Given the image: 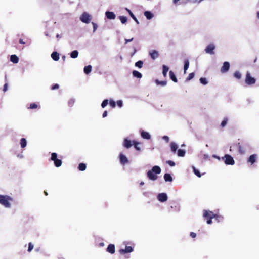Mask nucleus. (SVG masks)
I'll use <instances>...</instances> for the list:
<instances>
[{"mask_svg": "<svg viewBox=\"0 0 259 259\" xmlns=\"http://www.w3.org/2000/svg\"><path fill=\"white\" fill-rule=\"evenodd\" d=\"M161 172V168L159 166L155 165L148 171L147 176L150 180L155 181L158 179L157 175L160 174Z\"/></svg>", "mask_w": 259, "mask_h": 259, "instance_id": "nucleus-1", "label": "nucleus"}, {"mask_svg": "<svg viewBox=\"0 0 259 259\" xmlns=\"http://www.w3.org/2000/svg\"><path fill=\"white\" fill-rule=\"evenodd\" d=\"M13 198L8 195H0V204L6 208H10L11 206L10 201H12Z\"/></svg>", "mask_w": 259, "mask_h": 259, "instance_id": "nucleus-2", "label": "nucleus"}, {"mask_svg": "<svg viewBox=\"0 0 259 259\" xmlns=\"http://www.w3.org/2000/svg\"><path fill=\"white\" fill-rule=\"evenodd\" d=\"M203 217L207 219V223L208 224H211L212 223V219L215 217V214L210 211L204 210L203 211Z\"/></svg>", "mask_w": 259, "mask_h": 259, "instance_id": "nucleus-3", "label": "nucleus"}, {"mask_svg": "<svg viewBox=\"0 0 259 259\" xmlns=\"http://www.w3.org/2000/svg\"><path fill=\"white\" fill-rule=\"evenodd\" d=\"M58 155L56 153L53 152L51 153L50 160L54 162V165L56 167H59L61 166L62 161L61 159L57 158Z\"/></svg>", "mask_w": 259, "mask_h": 259, "instance_id": "nucleus-4", "label": "nucleus"}, {"mask_svg": "<svg viewBox=\"0 0 259 259\" xmlns=\"http://www.w3.org/2000/svg\"><path fill=\"white\" fill-rule=\"evenodd\" d=\"M221 159L224 161L226 165H233L235 164V161L232 156L229 154H225Z\"/></svg>", "mask_w": 259, "mask_h": 259, "instance_id": "nucleus-5", "label": "nucleus"}, {"mask_svg": "<svg viewBox=\"0 0 259 259\" xmlns=\"http://www.w3.org/2000/svg\"><path fill=\"white\" fill-rule=\"evenodd\" d=\"M80 20L82 22L88 24L91 20V16L87 12H83L80 17Z\"/></svg>", "mask_w": 259, "mask_h": 259, "instance_id": "nucleus-6", "label": "nucleus"}, {"mask_svg": "<svg viewBox=\"0 0 259 259\" xmlns=\"http://www.w3.org/2000/svg\"><path fill=\"white\" fill-rule=\"evenodd\" d=\"M256 79L252 77L249 72H247L246 74L245 83L247 85H252L255 83Z\"/></svg>", "mask_w": 259, "mask_h": 259, "instance_id": "nucleus-7", "label": "nucleus"}, {"mask_svg": "<svg viewBox=\"0 0 259 259\" xmlns=\"http://www.w3.org/2000/svg\"><path fill=\"white\" fill-rule=\"evenodd\" d=\"M215 48V46L214 44L211 43L208 44L205 48L204 51L206 53L210 55H213L214 54V50Z\"/></svg>", "mask_w": 259, "mask_h": 259, "instance_id": "nucleus-8", "label": "nucleus"}, {"mask_svg": "<svg viewBox=\"0 0 259 259\" xmlns=\"http://www.w3.org/2000/svg\"><path fill=\"white\" fill-rule=\"evenodd\" d=\"M157 198L159 201L163 203L167 200L168 197L165 193H161L157 195Z\"/></svg>", "mask_w": 259, "mask_h": 259, "instance_id": "nucleus-9", "label": "nucleus"}, {"mask_svg": "<svg viewBox=\"0 0 259 259\" xmlns=\"http://www.w3.org/2000/svg\"><path fill=\"white\" fill-rule=\"evenodd\" d=\"M230 63L229 62L225 61L223 63V66L221 68V72L223 73L228 71L230 68Z\"/></svg>", "mask_w": 259, "mask_h": 259, "instance_id": "nucleus-10", "label": "nucleus"}, {"mask_svg": "<svg viewBox=\"0 0 259 259\" xmlns=\"http://www.w3.org/2000/svg\"><path fill=\"white\" fill-rule=\"evenodd\" d=\"M134 250L132 246H126L125 249H120L119 250V253L121 254H124L127 253H131Z\"/></svg>", "mask_w": 259, "mask_h": 259, "instance_id": "nucleus-11", "label": "nucleus"}, {"mask_svg": "<svg viewBox=\"0 0 259 259\" xmlns=\"http://www.w3.org/2000/svg\"><path fill=\"white\" fill-rule=\"evenodd\" d=\"M140 133L141 136L143 139L146 140H149L151 139V135L148 132L141 129L140 130Z\"/></svg>", "mask_w": 259, "mask_h": 259, "instance_id": "nucleus-12", "label": "nucleus"}, {"mask_svg": "<svg viewBox=\"0 0 259 259\" xmlns=\"http://www.w3.org/2000/svg\"><path fill=\"white\" fill-rule=\"evenodd\" d=\"M119 160L122 165H125L128 162V158L122 153L119 154Z\"/></svg>", "mask_w": 259, "mask_h": 259, "instance_id": "nucleus-13", "label": "nucleus"}, {"mask_svg": "<svg viewBox=\"0 0 259 259\" xmlns=\"http://www.w3.org/2000/svg\"><path fill=\"white\" fill-rule=\"evenodd\" d=\"M105 16L106 18L110 20L114 19L116 17L115 14L111 11H106L105 12Z\"/></svg>", "mask_w": 259, "mask_h": 259, "instance_id": "nucleus-14", "label": "nucleus"}, {"mask_svg": "<svg viewBox=\"0 0 259 259\" xmlns=\"http://www.w3.org/2000/svg\"><path fill=\"white\" fill-rule=\"evenodd\" d=\"M257 155L255 154H253L251 155L247 160V162L251 163V164H253L254 163L256 160Z\"/></svg>", "mask_w": 259, "mask_h": 259, "instance_id": "nucleus-15", "label": "nucleus"}, {"mask_svg": "<svg viewBox=\"0 0 259 259\" xmlns=\"http://www.w3.org/2000/svg\"><path fill=\"white\" fill-rule=\"evenodd\" d=\"M149 55L151 57V58L155 60V59L159 57V53L156 50H152L149 52Z\"/></svg>", "mask_w": 259, "mask_h": 259, "instance_id": "nucleus-16", "label": "nucleus"}, {"mask_svg": "<svg viewBox=\"0 0 259 259\" xmlns=\"http://www.w3.org/2000/svg\"><path fill=\"white\" fill-rule=\"evenodd\" d=\"M123 146L127 149L131 148L132 146V141L127 138H125L123 141Z\"/></svg>", "mask_w": 259, "mask_h": 259, "instance_id": "nucleus-17", "label": "nucleus"}, {"mask_svg": "<svg viewBox=\"0 0 259 259\" xmlns=\"http://www.w3.org/2000/svg\"><path fill=\"white\" fill-rule=\"evenodd\" d=\"M170 149L172 153H175L178 149V145L174 142H171L170 144Z\"/></svg>", "mask_w": 259, "mask_h": 259, "instance_id": "nucleus-18", "label": "nucleus"}, {"mask_svg": "<svg viewBox=\"0 0 259 259\" xmlns=\"http://www.w3.org/2000/svg\"><path fill=\"white\" fill-rule=\"evenodd\" d=\"M106 251L111 254H113L115 252V246L114 244H109L107 249Z\"/></svg>", "mask_w": 259, "mask_h": 259, "instance_id": "nucleus-19", "label": "nucleus"}, {"mask_svg": "<svg viewBox=\"0 0 259 259\" xmlns=\"http://www.w3.org/2000/svg\"><path fill=\"white\" fill-rule=\"evenodd\" d=\"M144 15L148 20H150L154 17L153 14L151 12L149 11H145L144 13Z\"/></svg>", "mask_w": 259, "mask_h": 259, "instance_id": "nucleus-20", "label": "nucleus"}, {"mask_svg": "<svg viewBox=\"0 0 259 259\" xmlns=\"http://www.w3.org/2000/svg\"><path fill=\"white\" fill-rule=\"evenodd\" d=\"M125 10L128 12V13L130 14V15L131 16V17L133 19V20L136 22V23L137 24H139V22L138 20V19H137V18L136 17V16L134 15L133 12L128 8H125Z\"/></svg>", "mask_w": 259, "mask_h": 259, "instance_id": "nucleus-21", "label": "nucleus"}, {"mask_svg": "<svg viewBox=\"0 0 259 259\" xmlns=\"http://www.w3.org/2000/svg\"><path fill=\"white\" fill-rule=\"evenodd\" d=\"M163 178L165 182H171L173 180L171 175L168 173L165 174Z\"/></svg>", "mask_w": 259, "mask_h": 259, "instance_id": "nucleus-22", "label": "nucleus"}, {"mask_svg": "<svg viewBox=\"0 0 259 259\" xmlns=\"http://www.w3.org/2000/svg\"><path fill=\"white\" fill-rule=\"evenodd\" d=\"M10 61L13 63H17L19 61V58L16 55H12L10 56Z\"/></svg>", "mask_w": 259, "mask_h": 259, "instance_id": "nucleus-23", "label": "nucleus"}, {"mask_svg": "<svg viewBox=\"0 0 259 259\" xmlns=\"http://www.w3.org/2000/svg\"><path fill=\"white\" fill-rule=\"evenodd\" d=\"M51 57L54 61H58L59 59V54L54 51L51 54Z\"/></svg>", "mask_w": 259, "mask_h": 259, "instance_id": "nucleus-24", "label": "nucleus"}, {"mask_svg": "<svg viewBox=\"0 0 259 259\" xmlns=\"http://www.w3.org/2000/svg\"><path fill=\"white\" fill-rule=\"evenodd\" d=\"M169 74V77H170V79H171L175 82H178L177 78L173 71H170Z\"/></svg>", "mask_w": 259, "mask_h": 259, "instance_id": "nucleus-25", "label": "nucleus"}, {"mask_svg": "<svg viewBox=\"0 0 259 259\" xmlns=\"http://www.w3.org/2000/svg\"><path fill=\"white\" fill-rule=\"evenodd\" d=\"M92 67L91 65L85 66L84 67L83 71L86 74H89L92 71Z\"/></svg>", "mask_w": 259, "mask_h": 259, "instance_id": "nucleus-26", "label": "nucleus"}, {"mask_svg": "<svg viewBox=\"0 0 259 259\" xmlns=\"http://www.w3.org/2000/svg\"><path fill=\"white\" fill-rule=\"evenodd\" d=\"M132 74L134 77L137 78H141L142 77V74L140 72L136 70H133Z\"/></svg>", "mask_w": 259, "mask_h": 259, "instance_id": "nucleus-27", "label": "nucleus"}, {"mask_svg": "<svg viewBox=\"0 0 259 259\" xmlns=\"http://www.w3.org/2000/svg\"><path fill=\"white\" fill-rule=\"evenodd\" d=\"M169 67L165 65H162V74L164 77H165L167 75V73L168 71Z\"/></svg>", "mask_w": 259, "mask_h": 259, "instance_id": "nucleus-28", "label": "nucleus"}, {"mask_svg": "<svg viewBox=\"0 0 259 259\" xmlns=\"http://www.w3.org/2000/svg\"><path fill=\"white\" fill-rule=\"evenodd\" d=\"M186 151L185 150L179 149L177 151V155L179 157H184Z\"/></svg>", "mask_w": 259, "mask_h": 259, "instance_id": "nucleus-29", "label": "nucleus"}, {"mask_svg": "<svg viewBox=\"0 0 259 259\" xmlns=\"http://www.w3.org/2000/svg\"><path fill=\"white\" fill-rule=\"evenodd\" d=\"M20 144L21 148H24L27 145V141L25 138H22L20 139Z\"/></svg>", "mask_w": 259, "mask_h": 259, "instance_id": "nucleus-30", "label": "nucleus"}, {"mask_svg": "<svg viewBox=\"0 0 259 259\" xmlns=\"http://www.w3.org/2000/svg\"><path fill=\"white\" fill-rule=\"evenodd\" d=\"M189 61L188 59H186L184 61V73H186L187 70L189 68Z\"/></svg>", "mask_w": 259, "mask_h": 259, "instance_id": "nucleus-31", "label": "nucleus"}, {"mask_svg": "<svg viewBox=\"0 0 259 259\" xmlns=\"http://www.w3.org/2000/svg\"><path fill=\"white\" fill-rule=\"evenodd\" d=\"M78 56V52L77 50H74L70 53V57L72 58H76Z\"/></svg>", "mask_w": 259, "mask_h": 259, "instance_id": "nucleus-32", "label": "nucleus"}, {"mask_svg": "<svg viewBox=\"0 0 259 259\" xmlns=\"http://www.w3.org/2000/svg\"><path fill=\"white\" fill-rule=\"evenodd\" d=\"M86 165L85 164L83 163H80L78 165V169L80 170V171H84L86 169Z\"/></svg>", "mask_w": 259, "mask_h": 259, "instance_id": "nucleus-33", "label": "nucleus"}, {"mask_svg": "<svg viewBox=\"0 0 259 259\" xmlns=\"http://www.w3.org/2000/svg\"><path fill=\"white\" fill-rule=\"evenodd\" d=\"M192 168L193 172L196 176H197L199 178L201 177V175L198 169H197L194 166H192Z\"/></svg>", "mask_w": 259, "mask_h": 259, "instance_id": "nucleus-34", "label": "nucleus"}, {"mask_svg": "<svg viewBox=\"0 0 259 259\" xmlns=\"http://www.w3.org/2000/svg\"><path fill=\"white\" fill-rule=\"evenodd\" d=\"M155 82L157 85H160L163 86V87L165 86L167 83L166 81H165V80L164 81H160L158 79L155 80Z\"/></svg>", "mask_w": 259, "mask_h": 259, "instance_id": "nucleus-35", "label": "nucleus"}, {"mask_svg": "<svg viewBox=\"0 0 259 259\" xmlns=\"http://www.w3.org/2000/svg\"><path fill=\"white\" fill-rule=\"evenodd\" d=\"M143 62L141 60L138 61L137 62H136L135 63V66L139 68H142L143 66Z\"/></svg>", "mask_w": 259, "mask_h": 259, "instance_id": "nucleus-36", "label": "nucleus"}, {"mask_svg": "<svg viewBox=\"0 0 259 259\" xmlns=\"http://www.w3.org/2000/svg\"><path fill=\"white\" fill-rule=\"evenodd\" d=\"M119 19H120L121 22L122 24H125L127 22V18L126 16H119Z\"/></svg>", "mask_w": 259, "mask_h": 259, "instance_id": "nucleus-37", "label": "nucleus"}, {"mask_svg": "<svg viewBox=\"0 0 259 259\" xmlns=\"http://www.w3.org/2000/svg\"><path fill=\"white\" fill-rule=\"evenodd\" d=\"M234 76L237 79H240L241 78L242 75L240 72L236 71L234 73Z\"/></svg>", "mask_w": 259, "mask_h": 259, "instance_id": "nucleus-38", "label": "nucleus"}, {"mask_svg": "<svg viewBox=\"0 0 259 259\" xmlns=\"http://www.w3.org/2000/svg\"><path fill=\"white\" fill-rule=\"evenodd\" d=\"M238 149L240 154H244L245 153V150L242 147L240 143H238Z\"/></svg>", "mask_w": 259, "mask_h": 259, "instance_id": "nucleus-39", "label": "nucleus"}, {"mask_svg": "<svg viewBox=\"0 0 259 259\" xmlns=\"http://www.w3.org/2000/svg\"><path fill=\"white\" fill-rule=\"evenodd\" d=\"M199 80L200 82L203 85H206L208 83V81L205 77H201Z\"/></svg>", "mask_w": 259, "mask_h": 259, "instance_id": "nucleus-40", "label": "nucleus"}, {"mask_svg": "<svg viewBox=\"0 0 259 259\" xmlns=\"http://www.w3.org/2000/svg\"><path fill=\"white\" fill-rule=\"evenodd\" d=\"M108 99H105L103 101V102L101 103V107L103 108H104L108 104Z\"/></svg>", "mask_w": 259, "mask_h": 259, "instance_id": "nucleus-41", "label": "nucleus"}, {"mask_svg": "<svg viewBox=\"0 0 259 259\" xmlns=\"http://www.w3.org/2000/svg\"><path fill=\"white\" fill-rule=\"evenodd\" d=\"M194 76H195V74L194 72L190 73L189 74L188 77L187 78L186 80L189 81V80H191L192 79H193L194 78Z\"/></svg>", "mask_w": 259, "mask_h": 259, "instance_id": "nucleus-42", "label": "nucleus"}, {"mask_svg": "<svg viewBox=\"0 0 259 259\" xmlns=\"http://www.w3.org/2000/svg\"><path fill=\"white\" fill-rule=\"evenodd\" d=\"M228 122V118H225L221 122V125L222 127H224L226 125Z\"/></svg>", "mask_w": 259, "mask_h": 259, "instance_id": "nucleus-43", "label": "nucleus"}, {"mask_svg": "<svg viewBox=\"0 0 259 259\" xmlns=\"http://www.w3.org/2000/svg\"><path fill=\"white\" fill-rule=\"evenodd\" d=\"M75 102V100L73 99H70L68 102V106L72 107Z\"/></svg>", "mask_w": 259, "mask_h": 259, "instance_id": "nucleus-44", "label": "nucleus"}, {"mask_svg": "<svg viewBox=\"0 0 259 259\" xmlns=\"http://www.w3.org/2000/svg\"><path fill=\"white\" fill-rule=\"evenodd\" d=\"M109 104H110V106H111L112 108H114L116 106V103L112 99L110 100Z\"/></svg>", "mask_w": 259, "mask_h": 259, "instance_id": "nucleus-45", "label": "nucleus"}, {"mask_svg": "<svg viewBox=\"0 0 259 259\" xmlns=\"http://www.w3.org/2000/svg\"><path fill=\"white\" fill-rule=\"evenodd\" d=\"M37 106H38L36 103H33L30 104L29 108L31 109H34L37 108Z\"/></svg>", "mask_w": 259, "mask_h": 259, "instance_id": "nucleus-46", "label": "nucleus"}, {"mask_svg": "<svg viewBox=\"0 0 259 259\" xmlns=\"http://www.w3.org/2000/svg\"><path fill=\"white\" fill-rule=\"evenodd\" d=\"M33 245L32 244V243L31 242L29 243L28 251L29 252H31L32 251V250L33 249Z\"/></svg>", "mask_w": 259, "mask_h": 259, "instance_id": "nucleus-47", "label": "nucleus"}, {"mask_svg": "<svg viewBox=\"0 0 259 259\" xmlns=\"http://www.w3.org/2000/svg\"><path fill=\"white\" fill-rule=\"evenodd\" d=\"M139 144V143L136 142V141H134V147L137 150H140L141 149L138 146V145Z\"/></svg>", "mask_w": 259, "mask_h": 259, "instance_id": "nucleus-48", "label": "nucleus"}, {"mask_svg": "<svg viewBox=\"0 0 259 259\" xmlns=\"http://www.w3.org/2000/svg\"><path fill=\"white\" fill-rule=\"evenodd\" d=\"M166 163L169 164L170 166H174L176 164L175 162L171 160H167Z\"/></svg>", "mask_w": 259, "mask_h": 259, "instance_id": "nucleus-49", "label": "nucleus"}, {"mask_svg": "<svg viewBox=\"0 0 259 259\" xmlns=\"http://www.w3.org/2000/svg\"><path fill=\"white\" fill-rule=\"evenodd\" d=\"M92 24L93 27V32H95L98 28V25L96 23L93 22H92Z\"/></svg>", "mask_w": 259, "mask_h": 259, "instance_id": "nucleus-50", "label": "nucleus"}, {"mask_svg": "<svg viewBox=\"0 0 259 259\" xmlns=\"http://www.w3.org/2000/svg\"><path fill=\"white\" fill-rule=\"evenodd\" d=\"M117 106L119 107H120V108L122 107L123 106V102H122V101L121 100H118L117 101Z\"/></svg>", "mask_w": 259, "mask_h": 259, "instance_id": "nucleus-51", "label": "nucleus"}, {"mask_svg": "<svg viewBox=\"0 0 259 259\" xmlns=\"http://www.w3.org/2000/svg\"><path fill=\"white\" fill-rule=\"evenodd\" d=\"M218 222L221 221L223 220V217L220 215H218L215 214V217L214 218Z\"/></svg>", "mask_w": 259, "mask_h": 259, "instance_id": "nucleus-52", "label": "nucleus"}, {"mask_svg": "<svg viewBox=\"0 0 259 259\" xmlns=\"http://www.w3.org/2000/svg\"><path fill=\"white\" fill-rule=\"evenodd\" d=\"M59 84H58L56 83V84H54L52 86L51 89H52V90H56V89H58V88H59Z\"/></svg>", "mask_w": 259, "mask_h": 259, "instance_id": "nucleus-53", "label": "nucleus"}, {"mask_svg": "<svg viewBox=\"0 0 259 259\" xmlns=\"http://www.w3.org/2000/svg\"><path fill=\"white\" fill-rule=\"evenodd\" d=\"M162 139L165 141L166 143H168L169 141V138L167 136H163L162 137Z\"/></svg>", "mask_w": 259, "mask_h": 259, "instance_id": "nucleus-54", "label": "nucleus"}, {"mask_svg": "<svg viewBox=\"0 0 259 259\" xmlns=\"http://www.w3.org/2000/svg\"><path fill=\"white\" fill-rule=\"evenodd\" d=\"M8 89V83H6L4 85V88H3V91L4 92H6Z\"/></svg>", "mask_w": 259, "mask_h": 259, "instance_id": "nucleus-55", "label": "nucleus"}, {"mask_svg": "<svg viewBox=\"0 0 259 259\" xmlns=\"http://www.w3.org/2000/svg\"><path fill=\"white\" fill-rule=\"evenodd\" d=\"M190 236L193 238H195L196 236V234L195 233L192 232L190 233Z\"/></svg>", "mask_w": 259, "mask_h": 259, "instance_id": "nucleus-56", "label": "nucleus"}, {"mask_svg": "<svg viewBox=\"0 0 259 259\" xmlns=\"http://www.w3.org/2000/svg\"><path fill=\"white\" fill-rule=\"evenodd\" d=\"M107 116V111H104L103 113V114H102V117H103V118H105Z\"/></svg>", "mask_w": 259, "mask_h": 259, "instance_id": "nucleus-57", "label": "nucleus"}, {"mask_svg": "<svg viewBox=\"0 0 259 259\" xmlns=\"http://www.w3.org/2000/svg\"><path fill=\"white\" fill-rule=\"evenodd\" d=\"M133 40V38H132L131 39H125V43H128V42H131Z\"/></svg>", "mask_w": 259, "mask_h": 259, "instance_id": "nucleus-58", "label": "nucleus"}, {"mask_svg": "<svg viewBox=\"0 0 259 259\" xmlns=\"http://www.w3.org/2000/svg\"><path fill=\"white\" fill-rule=\"evenodd\" d=\"M19 42L21 44H25V42H24L22 39H20L19 40Z\"/></svg>", "mask_w": 259, "mask_h": 259, "instance_id": "nucleus-59", "label": "nucleus"}, {"mask_svg": "<svg viewBox=\"0 0 259 259\" xmlns=\"http://www.w3.org/2000/svg\"><path fill=\"white\" fill-rule=\"evenodd\" d=\"M212 156H213V157L215 158L216 159H218L219 160L221 159V158L219 156H217L216 155H213Z\"/></svg>", "mask_w": 259, "mask_h": 259, "instance_id": "nucleus-60", "label": "nucleus"}, {"mask_svg": "<svg viewBox=\"0 0 259 259\" xmlns=\"http://www.w3.org/2000/svg\"><path fill=\"white\" fill-rule=\"evenodd\" d=\"M180 0H173V3L174 5H177L178 2Z\"/></svg>", "mask_w": 259, "mask_h": 259, "instance_id": "nucleus-61", "label": "nucleus"}, {"mask_svg": "<svg viewBox=\"0 0 259 259\" xmlns=\"http://www.w3.org/2000/svg\"><path fill=\"white\" fill-rule=\"evenodd\" d=\"M148 192H145L143 193V195L145 196H148Z\"/></svg>", "mask_w": 259, "mask_h": 259, "instance_id": "nucleus-62", "label": "nucleus"}, {"mask_svg": "<svg viewBox=\"0 0 259 259\" xmlns=\"http://www.w3.org/2000/svg\"><path fill=\"white\" fill-rule=\"evenodd\" d=\"M209 157V156L207 154H204V158L206 159Z\"/></svg>", "mask_w": 259, "mask_h": 259, "instance_id": "nucleus-63", "label": "nucleus"}, {"mask_svg": "<svg viewBox=\"0 0 259 259\" xmlns=\"http://www.w3.org/2000/svg\"><path fill=\"white\" fill-rule=\"evenodd\" d=\"M56 38H58V39H59V38H61V36L59 34H57L56 35Z\"/></svg>", "mask_w": 259, "mask_h": 259, "instance_id": "nucleus-64", "label": "nucleus"}]
</instances>
